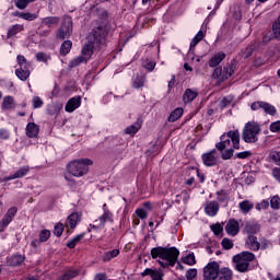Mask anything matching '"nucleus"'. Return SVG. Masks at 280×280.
<instances>
[{
	"label": "nucleus",
	"mask_w": 280,
	"mask_h": 280,
	"mask_svg": "<svg viewBox=\"0 0 280 280\" xmlns=\"http://www.w3.org/2000/svg\"><path fill=\"white\" fill-rule=\"evenodd\" d=\"M231 102H233V96L229 95V96H225L222 102H221V106L222 108H226V105L228 104H231Z\"/></svg>",
	"instance_id": "nucleus-62"
},
{
	"label": "nucleus",
	"mask_w": 280,
	"mask_h": 280,
	"mask_svg": "<svg viewBox=\"0 0 280 280\" xmlns=\"http://www.w3.org/2000/svg\"><path fill=\"white\" fill-rule=\"evenodd\" d=\"M272 32H273L275 38H280V16L273 23Z\"/></svg>",
	"instance_id": "nucleus-46"
},
{
	"label": "nucleus",
	"mask_w": 280,
	"mask_h": 280,
	"mask_svg": "<svg viewBox=\"0 0 280 280\" xmlns=\"http://www.w3.org/2000/svg\"><path fill=\"white\" fill-rule=\"evenodd\" d=\"M21 32H23V25L15 24L8 31V38H12V36H16Z\"/></svg>",
	"instance_id": "nucleus-33"
},
{
	"label": "nucleus",
	"mask_w": 280,
	"mask_h": 280,
	"mask_svg": "<svg viewBox=\"0 0 280 280\" xmlns=\"http://www.w3.org/2000/svg\"><path fill=\"white\" fill-rule=\"evenodd\" d=\"M220 271V264L217 261L208 262L203 268V280H215Z\"/></svg>",
	"instance_id": "nucleus-8"
},
{
	"label": "nucleus",
	"mask_w": 280,
	"mask_h": 280,
	"mask_svg": "<svg viewBox=\"0 0 280 280\" xmlns=\"http://www.w3.org/2000/svg\"><path fill=\"white\" fill-rule=\"evenodd\" d=\"M27 174H30V166L25 165L20 167L14 174L4 177L5 183H8V180H14L15 178H23L25 176H27Z\"/></svg>",
	"instance_id": "nucleus-16"
},
{
	"label": "nucleus",
	"mask_w": 280,
	"mask_h": 280,
	"mask_svg": "<svg viewBox=\"0 0 280 280\" xmlns=\"http://www.w3.org/2000/svg\"><path fill=\"white\" fill-rule=\"evenodd\" d=\"M217 200L221 203H225L224 206L226 207V200H229V196L224 190H220L217 192Z\"/></svg>",
	"instance_id": "nucleus-44"
},
{
	"label": "nucleus",
	"mask_w": 280,
	"mask_h": 280,
	"mask_svg": "<svg viewBox=\"0 0 280 280\" xmlns=\"http://www.w3.org/2000/svg\"><path fill=\"white\" fill-rule=\"evenodd\" d=\"M105 40H106V31L102 27L94 28L88 36L86 45L82 48V57L85 60H89V58L93 56V49H95V47H100L101 45H104Z\"/></svg>",
	"instance_id": "nucleus-3"
},
{
	"label": "nucleus",
	"mask_w": 280,
	"mask_h": 280,
	"mask_svg": "<svg viewBox=\"0 0 280 280\" xmlns=\"http://www.w3.org/2000/svg\"><path fill=\"white\" fill-rule=\"evenodd\" d=\"M183 113H184L183 108L180 107L175 108L168 116V121L171 122L178 121V118L183 117Z\"/></svg>",
	"instance_id": "nucleus-30"
},
{
	"label": "nucleus",
	"mask_w": 280,
	"mask_h": 280,
	"mask_svg": "<svg viewBox=\"0 0 280 280\" xmlns=\"http://www.w3.org/2000/svg\"><path fill=\"white\" fill-rule=\"evenodd\" d=\"M49 115H58L60 110H62V103H51L47 108Z\"/></svg>",
	"instance_id": "nucleus-29"
},
{
	"label": "nucleus",
	"mask_w": 280,
	"mask_h": 280,
	"mask_svg": "<svg viewBox=\"0 0 280 280\" xmlns=\"http://www.w3.org/2000/svg\"><path fill=\"white\" fill-rule=\"evenodd\" d=\"M119 249H112L108 252H105L103 254V261H110V259H115V257H118Z\"/></svg>",
	"instance_id": "nucleus-32"
},
{
	"label": "nucleus",
	"mask_w": 280,
	"mask_h": 280,
	"mask_svg": "<svg viewBox=\"0 0 280 280\" xmlns=\"http://www.w3.org/2000/svg\"><path fill=\"white\" fill-rule=\"evenodd\" d=\"M144 83H145V77L137 75L133 79V89H141V86H143Z\"/></svg>",
	"instance_id": "nucleus-41"
},
{
	"label": "nucleus",
	"mask_w": 280,
	"mask_h": 280,
	"mask_svg": "<svg viewBox=\"0 0 280 280\" xmlns=\"http://www.w3.org/2000/svg\"><path fill=\"white\" fill-rule=\"evenodd\" d=\"M136 214L138 218H140V220H145V218H148V211H145L143 208H138L136 210Z\"/></svg>",
	"instance_id": "nucleus-55"
},
{
	"label": "nucleus",
	"mask_w": 280,
	"mask_h": 280,
	"mask_svg": "<svg viewBox=\"0 0 280 280\" xmlns=\"http://www.w3.org/2000/svg\"><path fill=\"white\" fill-rule=\"evenodd\" d=\"M44 102L40 96H34L33 97V108H40L43 106Z\"/></svg>",
	"instance_id": "nucleus-52"
},
{
	"label": "nucleus",
	"mask_w": 280,
	"mask_h": 280,
	"mask_svg": "<svg viewBox=\"0 0 280 280\" xmlns=\"http://www.w3.org/2000/svg\"><path fill=\"white\" fill-rule=\"evenodd\" d=\"M51 237V232L49 230H43L39 232V242H47Z\"/></svg>",
	"instance_id": "nucleus-47"
},
{
	"label": "nucleus",
	"mask_w": 280,
	"mask_h": 280,
	"mask_svg": "<svg viewBox=\"0 0 280 280\" xmlns=\"http://www.w3.org/2000/svg\"><path fill=\"white\" fill-rule=\"evenodd\" d=\"M202 163L206 167H213L218 165V160L220 159V153L215 149L206 152L201 155Z\"/></svg>",
	"instance_id": "nucleus-10"
},
{
	"label": "nucleus",
	"mask_w": 280,
	"mask_h": 280,
	"mask_svg": "<svg viewBox=\"0 0 280 280\" xmlns=\"http://www.w3.org/2000/svg\"><path fill=\"white\" fill-rule=\"evenodd\" d=\"M269 130L270 132H280V120L271 122Z\"/></svg>",
	"instance_id": "nucleus-54"
},
{
	"label": "nucleus",
	"mask_w": 280,
	"mask_h": 280,
	"mask_svg": "<svg viewBox=\"0 0 280 280\" xmlns=\"http://www.w3.org/2000/svg\"><path fill=\"white\" fill-rule=\"evenodd\" d=\"M42 23L47 25V27H51V25H58L60 23V19L57 16L44 18Z\"/></svg>",
	"instance_id": "nucleus-31"
},
{
	"label": "nucleus",
	"mask_w": 280,
	"mask_h": 280,
	"mask_svg": "<svg viewBox=\"0 0 280 280\" xmlns=\"http://www.w3.org/2000/svg\"><path fill=\"white\" fill-rule=\"evenodd\" d=\"M184 264H187V266H195L196 264V256L194 253L188 254L183 258Z\"/></svg>",
	"instance_id": "nucleus-42"
},
{
	"label": "nucleus",
	"mask_w": 280,
	"mask_h": 280,
	"mask_svg": "<svg viewBox=\"0 0 280 280\" xmlns=\"http://www.w3.org/2000/svg\"><path fill=\"white\" fill-rule=\"evenodd\" d=\"M15 75L19 78V80H22V82H25L27 78H30V68H18L15 70Z\"/></svg>",
	"instance_id": "nucleus-24"
},
{
	"label": "nucleus",
	"mask_w": 280,
	"mask_h": 280,
	"mask_svg": "<svg viewBox=\"0 0 280 280\" xmlns=\"http://www.w3.org/2000/svg\"><path fill=\"white\" fill-rule=\"evenodd\" d=\"M152 280H163V271L161 269H155L151 276Z\"/></svg>",
	"instance_id": "nucleus-56"
},
{
	"label": "nucleus",
	"mask_w": 280,
	"mask_h": 280,
	"mask_svg": "<svg viewBox=\"0 0 280 280\" xmlns=\"http://www.w3.org/2000/svg\"><path fill=\"white\" fill-rule=\"evenodd\" d=\"M222 75H223L222 68L219 67V68L214 69V72L212 74L214 80H219L220 82H222Z\"/></svg>",
	"instance_id": "nucleus-57"
},
{
	"label": "nucleus",
	"mask_w": 280,
	"mask_h": 280,
	"mask_svg": "<svg viewBox=\"0 0 280 280\" xmlns=\"http://www.w3.org/2000/svg\"><path fill=\"white\" fill-rule=\"evenodd\" d=\"M218 211H220V203L218 201H208L205 207V212L210 218H215L218 215Z\"/></svg>",
	"instance_id": "nucleus-15"
},
{
	"label": "nucleus",
	"mask_w": 280,
	"mask_h": 280,
	"mask_svg": "<svg viewBox=\"0 0 280 280\" xmlns=\"http://www.w3.org/2000/svg\"><path fill=\"white\" fill-rule=\"evenodd\" d=\"M205 38V33L202 31H199L196 36L192 38V40L190 42V48H189V56H191V54H194V49L196 48V45H198V43H200V40H202Z\"/></svg>",
	"instance_id": "nucleus-23"
},
{
	"label": "nucleus",
	"mask_w": 280,
	"mask_h": 280,
	"mask_svg": "<svg viewBox=\"0 0 280 280\" xmlns=\"http://www.w3.org/2000/svg\"><path fill=\"white\" fill-rule=\"evenodd\" d=\"M269 160L276 163V165H280V151H271L269 153Z\"/></svg>",
	"instance_id": "nucleus-45"
},
{
	"label": "nucleus",
	"mask_w": 280,
	"mask_h": 280,
	"mask_svg": "<svg viewBox=\"0 0 280 280\" xmlns=\"http://www.w3.org/2000/svg\"><path fill=\"white\" fill-rule=\"evenodd\" d=\"M71 47H73V43H71V40L63 42L60 48L61 56H67V54L71 51Z\"/></svg>",
	"instance_id": "nucleus-34"
},
{
	"label": "nucleus",
	"mask_w": 280,
	"mask_h": 280,
	"mask_svg": "<svg viewBox=\"0 0 280 280\" xmlns=\"http://www.w3.org/2000/svg\"><path fill=\"white\" fill-rule=\"evenodd\" d=\"M25 130L26 136L30 137V139H36V137H38V132H40V128L35 122H28Z\"/></svg>",
	"instance_id": "nucleus-17"
},
{
	"label": "nucleus",
	"mask_w": 280,
	"mask_h": 280,
	"mask_svg": "<svg viewBox=\"0 0 280 280\" xmlns=\"http://www.w3.org/2000/svg\"><path fill=\"white\" fill-rule=\"evenodd\" d=\"M63 232H65V225H62V223H58L57 225H55L54 234L57 237H60V235H62Z\"/></svg>",
	"instance_id": "nucleus-51"
},
{
	"label": "nucleus",
	"mask_w": 280,
	"mask_h": 280,
	"mask_svg": "<svg viewBox=\"0 0 280 280\" xmlns=\"http://www.w3.org/2000/svg\"><path fill=\"white\" fill-rule=\"evenodd\" d=\"M222 246L223 248H225V250H231V248H233V241L229 238H223Z\"/></svg>",
	"instance_id": "nucleus-59"
},
{
	"label": "nucleus",
	"mask_w": 280,
	"mask_h": 280,
	"mask_svg": "<svg viewBox=\"0 0 280 280\" xmlns=\"http://www.w3.org/2000/svg\"><path fill=\"white\" fill-rule=\"evenodd\" d=\"M82 105V97L74 96L68 101L66 104V113H73V110H78Z\"/></svg>",
	"instance_id": "nucleus-14"
},
{
	"label": "nucleus",
	"mask_w": 280,
	"mask_h": 280,
	"mask_svg": "<svg viewBox=\"0 0 280 280\" xmlns=\"http://www.w3.org/2000/svg\"><path fill=\"white\" fill-rule=\"evenodd\" d=\"M73 32V20L70 16H65L61 27L57 31V38L59 40H65L69 38Z\"/></svg>",
	"instance_id": "nucleus-7"
},
{
	"label": "nucleus",
	"mask_w": 280,
	"mask_h": 280,
	"mask_svg": "<svg viewBox=\"0 0 280 280\" xmlns=\"http://www.w3.org/2000/svg\"><path fill=\"white\" fill-rule=\"evenodd\" d=\"M225 233L231 237H235L240 233V222L235 219H230L225 225Z\"/></svg>",
	"instance_id": "nucleus-13"
},
{
	"label": "nucleus",
	"mask_w": 280,
	"mask_h": 280,
	"mask_svg": "<svg viewBox=\"0 0 280 280\" xmlns=\"http://www.w3.org/2000/svg\"><path fill=\"white\" fill-rule=\"evenodd\" d=\"M106 222H113V212L106 208V203L103 205V214L94 221L93 229H104Z\"/></svg>",
	"instance_id": "nucleus-9"
},
{
	"label": "nucleus",
	"mask_w": 280,
	"mask_h": 280,
	"mask_svg": "<svg viewBox=\"0 0 280 280\" xmlns=\"http://www.w3.org/2000/svg\"><path fill=\"white\" fill-rule=\"evenodd\" d=\"M253 207H255V205L248 200H244L238 203V208L241 209L242 213H249Z\"/></svg>",
	"instance_id": "nucleus-28"
},
{
	"label": "nucleus",
	"mask_w": 280,
	"mask_h": 280,
	"mask_svg": "<svg viewBox=\"0 0 280 280\" xmlns=\"http://www.w3.org/2000/svg\"><path fill=\"white\" fill-rule=\"evenodd\" d=\"M245 246L246 248H249V250H257L260 247L257 236L249 235L245 242Z\"/></svg>",
	"instance_id": "nucleus-19"
},
{
	"label": "nucleus",
	"mask_w": 280,
	"mask_h": 280,
	"mask_svg": "<svg viewBox=\"0 0 280 280\" xmlns=\"http://www.w3.org/2000/svg\"><path fill=\"white\" fill-rule=\"evenodd\" d=\"M179 255L180 252L176 247H153L151 249L152 259H158L162 268H167V266H176Z\"/></svg>",
	"instance_id": "nucleus-2"
},
{
	"label": "nucleus",
	"mask_w": 280,
	"mask_h": 280,
	"mask_svg": "<svg viewBox=\"0 0 280 280\" xmlns=\"http://www.w3.org/2000/svg\"><path fill=\"white\" fill-rule=\"evenodd\" d=\"M198 97V91L187 89L183 95L184 104H189V102H194Z\"/></svg>",
	"instance_id": "nucleus-20"
},
{
	"label": "nucleus",
	"mask_w": 280,
	"mask_h": 280,
	"mask_svg": "<svg viewBox=\"0 0 280 280\" xmlns=\"http://www.w3.org/2000/svg\"><path fill=\"white\" fill-rule=\"evenodd\" d=\"M82 62H86V60L82 56H79L70 61L69 67H78L79 65H82Z\"/></svg>",
	"instance_id": "nucleus-48"
},
{
	"label": "nucleus",
	"mask_w": 280,
	"mask_h": 280,
	"mask_svg": "<svg viewBox=\"0 0 280 280\" xmlns=\"http://www.w3.org/2000/svg\"><path fill=\"white\" fill-rule=\"evenodd\" d=\"M196 277H198V270H196V269H189L186 272V279L187 280H194V279H196Z\"/></svg>",
	"instance_id": "nucleus-53"
},
{
	"label": "nucleus",
	"mask_w": 280,
	"mask_h": 280,
	"mask_svg": "<svg viewBox=\"0 0 280 280\" xmlns=\"http://www.w3.org/2000/svg\"><path fill=\"white\" fill-rule=\"evenodd\" d=\"M35 58L37 62H49V60H51V56L45 52H37Z\"/></svg>",
	"instance_id": "nucleus-39"
},
{
	"label": "nucleus",
	"mask_w": 280,
	"mask_h": 280,
	"mask_svg": "<svg viewBox=\"0 0 280 280\" xmlns=\"http://www.w3.org/2000/svg\"><path fill=\"white\" fill-rule=\"evenodd\" d=\"M82 240H84V234H79L74 236L67 243L68 248H73L74 246H78L79 242H82Z\"/></svg>",
	"instance_id": "nucleus-36"
},
{
	"label": "nucleus",
	"mask_w": 280,
	"mask_h": 280,
	"mask_svg": "<svg viewBox=\"0 0 280 280\" xmlns=\"http://www.w3.org/2000/svg\"><path fill=\"white\" fill-rule=\"evenodd\" d=\"M139 130H141V122H135L125 129V135H130L132 137L133 135H137Z\"/></svg>",
	"instance_id": "nucleus-26"
},
{
	"label": "nucleus",
	"mask_w": 280,
	"mask_h": 280,
	"mask_svg": "<svg viewBox=\"0 0 280 280\" xmlns=\"http://www.w3.org/2000/svg\"><path fill=\"white\" fill-rule=\"evenodd\" d=\"M20 18L24 19V21H35L36 14H34V13H21Z\"/></svg>",
	"instance_id": "nucleus-58"
},
{
	"label": "nucleus",
	"mask_w": 280,
	"mask_h": 280,
	"mask_svg": "<svg viewBox=\"0 0 280 280\" xmlns=\"http://www.w3.org/2000/svg\"><path fill=\"white\" fill-rule=\"evenodd\" d=\"M271 209H280V198L279 195H276L270 200Z\"/></svg>",
	"instance_id": "nucleus-49"
},
{
	"label": "nucleus",
	"mask_w": 280,
	"mask_h": 280,
	"mask_svg": "<svg viewBox=\"0 0 280 280\" xmlns=\"http://www.w3.org/2000/svg\"><path fill=\"white\" fill-rule=\"evenodd\" d=\"M15 104H14V97L12 96H5L3 98V102H2V108L4 110H12V108H14Z\"/></svg>",
	"instance_id": "nucleus-27"
},
{
	"label": "nucleus",
	"mask_w": 280,
	"mask_h": 280,
	"mask_svg": "<svg viewBox=\"0 0 280 280\" xmlns=\"http://www.w3.org/2000/svg\"><path fill=\"white\" fill-rule=\"evenodd\" d=\"M89 165H93L91 159L74 160L67 165V171L71 176L75 178H82L85 174H89Z\"/></svg>",
	"instance_id": "nucleus-4"
},
{
	"label": "nucleus",
	"mask_w": 280,
	"mask_h": 280,
	"mask_svg": "<svg viewBox=\"0 0 280 280\" xmlns=\"http://www.w3.org/2000/svg\"><path fill=\"white\" fill-rule=\"evenodd\" d=\"M23 261H25V257H23L22 255H15V256L11 257L10 265L11 266H21V264Z\"/></svg>",
	"instance_id": "nucleus-40"
},
{
	"label": "nucleus",
	"mask_w": 280,
	"mask_h": 280,
	"mask_svg": "<svg viewBox=\"0 0 280 280\" xmlns=\"http://www.w3.org/2000/svg\"><path fill=\"white\" fill-rule=\"evenodd\" d=\"M259 132H261L259 124L249 121L243 129V139L246 143H257L259 141Z\"/></svg>",
	"instance_id": "nucleus-6"
},
{
	"label": "nucleus",
	"mask_w": 280,
	"mask_h": 280,
	"mask_svg": "<svg viewBox=\"0 0 280 280\" xmlns=\"http://www.w3.org/2000/svg\"><path fill=\"white\" fill-rule=\"evenodd\" d=\"M218 280H232L233 279V270L229 269V267L219 268V273L217 277Z\"/></svg>",
	"instance_id": "nucleus-18"
},
{
	"label": "nucleus",
	"mask_w": 280,
	"mask_h": 280,
	"mask_svg": "<svg viewBox=\"0 0 280 280\" xmlns=\"http://www.w3.org/2000/svg\"><path fill=\"white\" fill-rule=\"evenodd\" d=\"M211 231L214 233V235H220L222 233L223 229L222 225L217 223L214 225H211Z\"/></svg>",
	"instance_id": "nucleus-61"
},
{
	"label": "nucleus",
	"mask_w": 280,
	"mask_h": 280,
	"mask_svg": "<svg viewBox=\"0 0 280 280\" xmlns=\"http://www.w3.org/2000/svg\"><path fill=\"white\" fill-rule=\"evenodd\" d=\"M252 110H259L261 108L267 115H277V107L266 102H255L250 106Z\"/></svg>",
	"instance_id": "nucleus-11"
},
{
	"label": "nucleus",
	"mask_w": 280,
	"mask_h": 280,
	"mask_svg": "<svg viewBox=\"0 0 280 280\" xmlns=\"http://www.w3.org/2000/svg\"><path fill=\"white\" fill-rule=\"evenodd\" d=\"M80 272L75 268L68 269L63 275L59 276L57 280H71L75 279Z\"/></svg>",
	"instance_id": "nucleus-22"
},
{
	"label": "nucleus",
	"mask_w": 280,
	"mask_h": 280,
	"mask_svg": "<svg viewBox=\"0 0 280 280\" xmlns=\"http://www.w3.org/2000/svg\"><path fill=\"white\" fill-rule=\"evenodd\" d=\"M215 149L221 152V159L229 161L233 159L235 150H240V131L231 130L220 137V142L215 144Z\"/></svg>",
	"instance_id": "nucleus-1"
},
{
	"label": "nucleus",
	"mask_w": 280,
	"mask_h": 280,
	"mask_svg": "<svg viewBox=\"0 0 280 280\" xmlns=\"http://www.w3.org/2000/svg\"><path fill=\"white\" fill-rule=\"evenodd\" d=\"M259 232V225L257 224H253V223H247L245 225V233H247V235H255V233Z\"/></svg>",
	"instance_id": "nucleus-35"
},
{
	"label": "nucleus",
	"mask_w": 280,
	"mask_h": 280,
	"mask_svg": "<svg viewBox=\"0 0 280 280\" xmlns=\"http://www.w3.org/2000/svg\"><path fill=\"white\" fill-rule=\"evenodd\" d=\"M255 260V254L243 252L233 257V262L237 272H246L250 266V261Z\"/></svg>",
	"instance_id": "nucleus-5"
},
{
	"label": "nucleus",
	"mask_w": 280,
	"mask_h": 280,
	"mask_svg": "<svg viewBox=\"0 0 280 280\" xmlns=\"http://www.w3.org/2000/svg\"><path fill=\"white\" fill-rule=\"evenodd\" d=\"M224 58H226V54L220 51L217 52L210 60H209V67L211 68H215L218 67V65H220V62H222V60H224Z\"/></svg>",
	"instance_id": "nucleus-21"
},
{
	"label": "nucleus",
	"mask_w": 280,
	"mask_h": 280,
	"mask_svg": "<svg viewBox=\"0 0 280 280\" xmlns=\"http://www.w3.org/2000/svg\"><path fill=\"white\" fill-rule=\"evenodd\" d=\"M18 65L20 69H30V63L27 62V59L23 55H19L16 57Z\"/></svg>",
	"instance_id": "nucleus-38"
},
{
	"label": "nucleus",
	"mask_w": 280,
	"mask_h": 280,
	"mask_svg": "<svg viewBox=\"0 0 280 280\" xmlns=\"http://www.w3.org/2000/svg\"><path fill=\"white\" fill-rule=\"evenodd\" d=\"M268 207H270V203L266 200H262L260 203L256 206V209L258 211H261V209H268Z\"/></svg>",
	"instance_id": "nucleus-63"
},
{
	"label": "nucleus",
	"mask_w": 280,
	"mask_h": 280,
	"mask_svg": "<svg viewBox=\"0 0 280 280\" xmlns=\"http://www.w3.org/2000/svg\"><path fill=\"white\" fill-rule=\"evenodd\" d=\"M222 82H224V80H229L233 75V66H225L222 69Z\"/></svg>",
	"instance_id": "nucleus-37"
},
{
	"label": "nucleus",
	"mask_w": 280,
	"mask_h": 280,
	"mask_svg": "<svg viewBox=\"0 0 280 280\" xmlns=\"http://www.w3.org/2000/svg\"><path fill=\"white\" fill-rule=\"evenodd\" d=\"M143 67L147 69V71H154V67H156V62L147 59L143 61Z\"/></svg>",
	"instance_id": "nucleus-50"
},
{
	"label": "nucleus",
	"mask_w": 280,
	"mask_h": 280,
	"mask_svg": "<svg viewBox=\"0 0 280 280\" xmlns=\"http://www.w3.org/2000/svg\"><path fill=\"white\" fill-rule=\"evenodd\" d=\"M0 139H10V131H8L7 129H0Z\"/></svg>",
	"instance_id": "nucleus-64"
},
{
	"label": "nucleus",
	"mask_w": 280,
	"mask_h": 280,
	"mask_svg": "<svg viewBox=\"0 0 280 280\" xmlns=\"http://www.w3.org/2000/svg\"><path fill=\"white\" fill-rule=\"evenodd\" d=\"M79 221H80V214L72 213L68 217L66 226H70V229H73L74 226H77Z\"/></svg>",
	"instance_id": "nucleus-25"
},
{
	"label": "nucleus",
	"mask_w": 280,
	"mask_h": 280,
	"mask_svg": "<svg viewBox=\"0 0 280 280\" xmlns=\"http://www.w3.org/2000/svg\"><path fill=\"white\" fill-rule=\"evenodd\" d=\"M271 175L273 176L275 180L280 183V167H273L271 170Z\"/></svg>",
	"instance_id": "nucleus-60"
},
{
	"label": "nucleus",
	"mask_w": 280,
	"mask_h": 280,
	"mask_svg": "<svg viewBox=\"0 0 280 280\" xmlns=\"http://www.w3.org/2000/svg\"><path fill=\"white\" fill-rule=\"evenodd\" d=\"M16 207L10 208L3 219L0 221V233L5 231L7 226L14 220V215H16Z\"/></svg>",
	"instance_id": "nucleus-12"
},
{
	"label": "nucleus",
	"mask_w": 280,
	"mask_h": 280,
	"mask_svg": "<svg viewBox=\"0 0 280 280\" xmlns=\"http://www.w3.org/2000/svg\"><path fill=\"white\" fill-rule=\"evenodd\" d=\"M36 0H18L15 5L19 10H25L30 3H34Z\"/></svg>",
	"instance_id": "nucleus-43"
}]
</instances>
